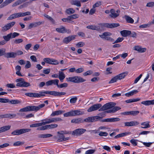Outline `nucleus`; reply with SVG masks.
Returning <instances> with one entry per match:
<instances>
[{"label":"nucleus","mask_w":154,"mask_h":154,"mask_svg":"<svg viewBox=\"0 0 154 154\" xmlns=\"http://www.w3.org/2000/svg\"><path fill=\"white\" fill-rule=\"evenodd\" d=\"M66 93L65 92H59L55 91H45L39 92V97L45 96V94H49L54 96H58L65 95Z\"/></svg>","instance_id":"obj_1"},{"label":"nucleus","mask_w":154,"mask_h":154,"mask_svg":"<svg viewBox=\"0 0 154 154\" xmlns=\"http://www.w3.org/2000/svg\"><path fill=\"white\" fill-rule=\"evenodd\" d=\"M31 129L29 128H22L16 129L11 132V134L13 135H19L30 131Z\"/></svg>","instance_id":"obj_2"},{"label":"nucleus","mask_w":154,"mask_h":154,"mask_svg":"<svg viewBox=\"0 0 154 154\" xmlns=\"http://www.w3.org/2000/svg\"><path fill=\"white\" fill-rule=\"evenodd\" d=\"M99 25L100 26L101 29H103V27H106L108 28H113L116 27L120 26L119 23H100Z\"/></svg>","instance_id":"obj_3"},{"label":"nucleus","mask_w":154,"mask_h":154,"mask_svg":"<svg viewBox=\"0 0 154 154\" xmlns=\"http://www.w3.org/2000/svg\"><path fill=\"white\" fill-rule=\"evenodd\" d=\"M116 104L114 102H109L103 105L102 107L99 109V111H104L110 108H112L116 105Z\"/></svg>","instance_id":"obj_4"},{"label":"nucleus","mask_w":154,"mask_h":154,"mask_svg":"<svg viewBox=\"0 0 154 154\" xmlns=\"http://www.w3.org/2000/svg\"><path fill=\"white\" fill-rule=\"evenodd\" d=\"M112 35V34L108 32H105L103 33L102 35H99V36L102 38L107 41L113 42L114 39L110 37H107Z\"/></svg>","instance_id":"obj_5"},{"label":"nucleus","mask_w":154,"mask_h":154,"mask_svg":"<svg viewBox=\"0 0 154 154\" xmlns=\"http://www.w3.org/2000/svg\"><path fill=\"white\" fill-rule=\"evenodd\" d=\"M45 104H42L39 105L38 106H28L29 111H37L39 110L40 109L44 107Z\"/></svg>","instance_id":"obj_6"},{"label":"nucleus","mask_w":154,"mask_h":154,"mask_svg":"<svg viewBox=\"0 0 154 154\" xmlns=\"http://www.w3.org/2000/svg\"><path fill=\"white\" fill-rule=\"evenodd\" d=\"M86 130L83 128H78L75 130L72 133V135L77 136H80L84 133Z\"/></svg>","instance_id":"obj_7"},{"label":"nucleus","mask_w":154,"mask_h":154,"mask_svg":"<svg viewBox=\"0 0 154 154\" xmlns=\"http://www.w3.org/2000/svg\"><path fill=\"white\" fill-rule=\"evenodd\" d=\"M101 106L102 105L100 104L97 103L89 107L88 109V111L90 112L96 110L99 108L100 109Z\"/></svg>","instance_id":"obj_8"},{"label":"nucleus","mask_w":154,"mask_h":154,"mask_svg":"<svg viewBox=\"0 0 154 154\" xmlns=\"http://www.w3.org/2000/svg\"><path fill=\"white\" fill-rule=\"evenodd\" d=\"M76 35H69L68 37L65 38L63 40V42L66 44H67L71 41L74 40L75 38Z\"/></svg>","instance_id":"obj_9"},{"label":"nucleus","mask_w":154,"mask_h":154,"mask_svg":"<svg viewBox=\"0 0 154 154\" xmlns=\"http://www.w3.org/2000/svg\"><path fill=\"white\" fill-rule=\"evenodd\" d=\"M120 119L118 118H107L106 119L102 120L101 122H115L120 121Z\"/></svg>","instance_id":"obj_10"},{"label":"nucleus","mask_w":154,"mask_h":154,"mask_svg":"<svg viewBox=\"0 0 154 154\" xmlns=\"http://www.w3.org/2000/svg\"><path fill=\"white\" fill-rule=\"evenodd\" d=\"M31 85L30 84L24 81L23 82H18L16 84V86L20 87H27Z\"/></svg>","instance_id":"obj_11"},{"label":"nucleus","mask_w":154,"mask_h":154,"mask_svg":"<svg viewBox=\"0 0 154 154\" xmlns=\"http://www.w3.org/2000/svg\"><path fill=\"white\" fill-rule=\"evenodd\" d=\"M71 122L77 124L83 123V119L82 118H74L71 120Z\"/></svg>","instance_id":"obj_12"},{"label":"nucleus","mask_w":154,"mask_h":154,"mask_svg":"<svg viewBox=\"0 0 154 154\" xmlns=\"http://www.w3.org/2000/svg\"><path fill=\"white\" fill-rule=\"evenodd\" d=\"M21 17L20 12L17 13L13 14L11 15L7 18V20H12L17 18H18Z\"/></svg>","instance_id":"obj_13"},{"label":"nucleus","mask_w":154,"mask_h":154,"mask_svg":"<svg viewBox=\"0 0 154 154\" xmlns=\"http://www.w3.org/2000/svg\"><path fill=\"white\" fill-rule=\"evenodd\" d=\"M139 123L136 121H131V122H125V126H132L138 125Z\"/></svg>","instance_id":"obj_14"},{"label":"nucleus","mask_w":154,"mask_h":154,"mask_svg":"<svg viewBox=\"0 0 154 154\" xmlns=\"http://www.w3.org/2000/svg\"><path fill=\"white\" fill-rule=\"evenodd\" d=\"M58 139L57 140V141L58 142H61L63 141H65L69 139V137H65L63 135L59 134L58 135Z\"/></svg>","instance_id":"obj_15"},{"label":"nucleus","mask_w":154,"mask_h":154,"mask_svg":"<svg viewBox=\"0 0 154 154\" xmlns=\"http://www.w3.org/2000/svg\"><path fill=\"white\" fill-rule=\"evenodd\" d=\"M122 35L124 37H126L130 35L131 34V31L124 30L120 32Z\"/></svg>","instance_id":"obj_16"},{"label":"nucleus","mask_w":154,"mask_h":154,"mask_svg":"<svg viewBox=\"0 0 154 154\" xmlns=\"http://www.w3.org/2000/svg\"><path fill=\"white\" fill-rule=\"evenodd\" d=\"M134 50L137 51L140 53H143L146 51V48H142L141 47L139 46H135L134 47Z\"/></svg>","instance_id":"obj_17"},{"label":"nucleus","mask_w":154,"mask_h":154,"mask_svg":"<svg viewBox=\"0 0 154 154\" xmlns=\"http://www.w3.org/2000/svg\"><path fill=\"white\" fill-rule=\"evenodd\" d=\"M16 57V54L15 52H11L7 53L5 55V57L7 58H14Z\"/></svg>","instance_id":"obj_18"},{"label":"nucleus","mask_w":154,"mask_h":154,"mask_svg":"<svg viewBox=\"0 0 154 154\" xmlns=\"http://www.w3.org/2000/svg\"><path fill=\"white\" fill-rule=\"evenodd\" d=\"M56 30L59 33H64L67 32L66 29L65 27L61 26L60 27L56 28Z\"/></svg>","instance_id":"obj_19"},{"label":"nucleus","mask_w":154,"mask_h":154,"mask_svg":"<svg viewBox=\"0 0 154 154\" xmlns=\"http://www.w3.org/2000/svg\"><path fill=\"white\" fill-rule=\"evenodd\" d=\"M73 116L82 115L84 114L83 111L79 110H72Z\"/></svg>","instance_id":"obj_20"},{"label":"nucleus","mask_w":154,"mask_h":154,"mask_svg":"<svg viewBox=\"0 0 154 154\" xmlns=\"http://www.w3.org/2000/svg\"><path fill=\"white\" fill-rule=\"evenodd\" d=\"M2 115L3 119L9 118L10 119L15 117L17 116L16 114H6Z\"/></svg>","instance_id":"obj_21"},{"label":"nucleus","mask_w":154,"mask_h":154,"mask_svg":"<svg viewBox=\"0 0 154 154\" xmlns=\"http://www.w3.org/2000/svg\"><path fill=\"white\" fill-rule=\"evenodd\" d=\"M86 81V80L83 79V78L78 76H75V83H79L82 82Z\"/></svg>","instance_id":"obj_22"},{"label":"nucleus","mask_w":154,"mask_h":154,"mask_svg":"<svg viewBox=\"0 0 154 154\" xmlns=\"http://www.w3.org/2000/svg\"><path fill=\"white\" fill-rule=\"evenodd\" d=\"M116 11L114 9H112L110 10V12L111 14L109 15V16L112 18H116L118 17L119 15V14L117 13H115Z\"/></svg>","instance_id":"obj_23"},{"label":"nucleus","mask_w":154,"mask_h":154,"mask_svg":"<svg viewBox=\"0 0 154 154\" xmlns=\"http://www.w3.org/2000/svg\"><path fill=\"white\" fill-rule=\"evenodd\" d=\"M141 104L146 106H149L150 105L154 104V99L151 100H146L141 102Z\"/></svg>","instance_id":"obj_24"},{"label":"nucleus","mask_w":154,"mask_h":154,"mask_svg":"<svg viewBox=\"0 0 154 154\" xmlns=\"http://www.w3.org/2000/svg\"><path fill=\"white\" fill-rule=\"evenodd\" d=\"M128 73V72H125L120 73L117 75L119 79L121 80L124 78L126 75H127Z\"/></svg>","instance_id":"obj_25"},{"label":"nucleus","mask_w":154,"mask_h":154,"mask_svg":"<svg viewBox=\"0 0 154 154\" xmlns=\"http://www.w3.org/2000/svg\"><path fill=\"white\" fill-rule=\"evenodd\" d=\"M64 112V111L60 110L53 112L51 116H58L63 114Z\"/></svg>","instance_id":"obj_26"},{"label":"nucleus","mask_w":154,"mask_h":154,"mask_svg":"<svg viewBox=\"0 0 154 154\" xmlns=\"http://www.w3.org/2000/svg\"><path fill=\"white\" fill-rule=\"evenodd\" d=\"M130 134V132H125V133H122L117 135L114 137V138L115 139H117L118 138L124 137Z\"/></svg>","instance_id":"obj_27"},{"label":"nucleus","mask_w":154,"mask_h":154,"mask_svg":"<svg viewBox=\"0 0 154 154\" xmlns=\"http://www.w3.org/2000/svg\"><path fill=\"white\" fill-rule=\"evenodd\" d=\"M11 128V126L7 125L5 126L0 128V132H2L10 129Z\"/></svg>","instance_id":"obj_28"},{"label":"nucleus","mask_w":154,"mask_h":154,"mask_svg":"<svg viewBox=\"0 0 154 154\" xmlns=\"http://www.w3.org/2000/svg\"><path fill=\"white\" fill-rule=\"evenodd\" d=\"M13 2L12 0H6L0 5V8H2L6 6L11 2Z\"/></svg>","instance_id":"obj_29"},{"label":"nucleus","mask_w":154,"mask_h":154,"mask_svg":"<svg viewBox=\"0 0 154 154\" xmlns=\"http://www.w3.org/2000/svg\"><path fill=\"white\" fill-rule=\"evenodd\" d=\"M71 4L72 5H76L78 7H80L81 4L80 1L78 0H72L71 2Z\"/></svg>","instance_id":"obj_30"},{"label":"nucleus","mask_w":154,"mask_h":154,"mask_svg":"<svg viewBox=\"0 0 154 154\" xmlns=\"http://www.w3.org/2000/svg\"><path fill=\"white\" fill-rule=\"evenodd\" d=\"M41 121L42 122V125H44L47 124H49L52 123L51 119H48L47 118L43 119Z\"/></svg>","instance_id":"obj_31"},{"label":"nucleus","mask_w":154,"mask_h":154,"mask_svg":"<svg viewBox=\"0 0 154 154\" xmlns=\"http://www.w3.org/2000/svg\"><path fill=\"white\" fill-rule=\"evenodd\" d=\"M91 122L97 121L100 119H102V117H100L97 116H93L91 117Z\"/></svg>","instance_id":"obj_32"},{"label":"nucleus","mask_w":154,"mask_h":154,"mask_svg":"<svg viewBox=\"0 0 154 154\" xmlns=\"http://www.w3.org/2000/svg\"><path fill=\"white\" fill-rule=\"evenodd\" d=\"M75 12V10L72 8H70L66 9V13L69 15L74 13Z\"/></svg>","instance_id":"obj_33"},{"label":"nucleus","mask_w":154,"mask_h":154,"mask_svg":"<svg viewBox=\"0 0 154 154\" xmlns=\"http://www.w3.org/2000/svg\"><path fill=\"white\" fill-rule=\"evenodd\" d=\"M138 92L137 90H134L131 91L129 92L128 93L125 94V95L127 97H129L136 94Z\"/></svg>","instance_id":"obj_34"},{"label":"nucleus","mask_w":154,"mask_h":154,"mask_svg":"<svg viewBox=\"0 0 154 154\" xmlns=\"http://www.w3.org/2000/svg\"><path fill=\"white\" fill-rule=\"evenodd\" d=\"M141 124L142 125L144 126L141 127V128H146L150 127V125L149 124V122H148V123H146V122H142Z\"/></svg>","instance_id":"obj_35"},{"label":"nucleus","mask_w":154,"mask_h":154,"mask_svg":"<svg viewBox=\"0 0 154 154\" xmlns=\"http://www.w3.org/2000/svg\"><path fill=\"white\" fill-rule=\"evenodd\" d=\"M125 17L126 21L128 23H134V20L131 17H130L129 16L126 15L125 16Z\"/></svg>","instance_id":"obj_36"},{"label":"nucleus","mask_w":154,"mask_h":154,"mask_svg":"<svg viewBox=\"0 0 154 154\" xmlns=\"http://www.w3.org/2000/svg\"><path fill=\"white\" fill-rule=\"evenodd\" d=\"M12 34V33H10L6 36H3V38L6 42L8 41L11 38Z\"/></svg>","instance_id":"obj_37"},{"label":"nucleus","mask_w":154,"mask_h":154,"mask_svg":"<svg viewBox=\"0 0 154 154\" xmlns=\"http://www.w3.org/2000/svg\"><path fill=\"white\" fill-rule=\"evenodd\" d=\"M79 17V15L78 14H73L72 15L69 16H68V17L69 18V20H70V21H71L74 19L77 18Z\"/></svg>","instance_id":"obj_38"},{"label":"nucleus","mask_w":154,"mask_h":154,"mask_svg":"<svg viewBox=\"0 0 154 154\" xmlns=\"http://www.w3.org/2000/svg\"><path fill=\"white\" fill-rule=\"evenodd\" d=\"M63 116L65 117H67L69 116H73L72 110L68 112L65 113L64 114Z\"/></svg>","instance_id":"obj_39"},{"label":"nucleus","mask_w":154,"mask_h":154,"mask_svg":"<svg viewBox=\"0 0 154 154\" xmlns=\"http://www.w3.org/2000/svg\"><path fill=\"white\" fill-rule=\"evenodd\" d=\"M140 100V98L133 99H129L126 100L125 102L128 103L137 102Z\"/></svg>","instance_id":"obj_40"},{"label":"nucleus","mask_w":154,"mask_h":154,"mask_svg":"<svg viewBox=\"0 0 154 154\" xmlns=\"http://www.w3.org/2000/svg\"><path fill=\"white\" fill-rule=\"evenodd\" d=\"M42 125V123L41 122L39 123L33 124L32 125H30V128H35L39 127L40 126H41Z\"/></svg>","instance_id":"obj_41"},{"label":"nucleus","mask_w":154,"mask_h":154,"mask_svg":"<svg viewBox=\"0 0 154 154\" xmlns=\"http://www.w3.org/2000/svg\"><path fill=\"white\" fill-rule=\"evenodd\" d=\"M58 77L59 79H64L65 77V74L64 73L62 72H59V75Z\"/></svg>","instance_id":"obj_42"},{"label":"nucleus","mask_w":154,"mask_h":154,"mask_svg":"<svg viewBox=\"0 0 154 154\" xmlns=\"http://www.w3.org/2000/svg\"><path fill=\"white\" fill-rule=\"evenodd\" d=\"M119 80L117 76H115L113 77L109 82V84H111L116 82L117 80Z\"/></svg>","instance_id":"obj_43"},{"label":"nucleus","mask_w":154,"mask_h":154,"mask_svg":"<svg viewBox=\"0 0 154 154\" xmlns=\"http://www.w3.org/2000/svg\"><path fill=\"white\" fill-rule=\"evenodd\" d=\"M139 113V111L137 110L132 111H130V115L133 116L137 115Z\"/></svg>","instance_id":"obj_44"},{"label":"nucleus","mask_w":154,"mask_h":154,"mask_svg":"<svg viewBox=\"0 0 154 154\" xmlns=\"http://www.w3.org/2000/svg\"><path fill=\"white\" fill-rule=\"evenodd\" d=\"M48 129V126L47 125L42 126L41 127H39L38 128H37V130H40V131H42V130H47Z\"/></svg>","instance_id":"obj_45"},{"label":"nucleus","mask_w":154,"mask_h":154,"mask_svg":"<svg viewBox=\"0 0 154 154\" xmlns=\"http://www.w3.org/2000/svg\"><path fill=\"white\" fill-rule=\"evenodd\" d=\"M21 17H25L26 16L30 15H31V12L30 11H27L25 12H20Z\"/></svg>","instance_id":"obj_46"},{"label":"nucleus","mask_w":154,"mask_h":154,"mask_svg":"<svg viewBox=\"0 0 154 154\" xmlns=\"http://www.w3.org/2000/svg\"><path fill=\"white\" fill-rule=\"evenodd\" d=\"M77 100V97H75L70 99L69 102L71 103H75L76 102Z\"/></svg>","instance_id":"obj_47"},{"label":"nucleus","mask_w":154,"mask_h":154,"mask_svg":"<svg viewBox=\"0 0 154 154\" xmlns=\"http://www.w3.org/2000/svg\"><path fill=\"white\" fill-rule=\"evenodd\" d=\"M23 2L22 0H18L12 5V6L13 7H15L21 4Z\"/></svg>","instance_id":"obj_48"},{"label":"nucleus","mask_w":154,"mask_h":154,"mask_svg":"<svg viewBox=\"0 0 154 154\" xmlns=\"http://www.w3.org/2000/svg\"><path fill=\"white\" fill-rule=\"evenodd\" d=\"M20 103V101L17 100H9L8 103H11L12 104H17L19 103Z\"/></svg>","instance_id":"obj_49"},{"label":"nucleus","mask_w":154,"mask_h":154,"mask_svg":"<svg viewBox=\"0 0 154 154\" xmlns=\"http://www.w3.org/2000/svg\"><path fill=\"white\" fill-rule=\"evenodd\" d=\"M67 81L68 82H70L75 83V76L71 77L66 78Z\"/></svg>","instance_id":"obj_50"},{"label":"nucleus","mask_w":154,"mask_h":154,"mask_svg":"<svg viewBox=\"0 0 154 154\" xmlns=\"http://www.w3.org/2000/svg\"><path fill=\"white\" fill-rule=\"evenodd\" d=\"M44 16L46 18H47L50 21H51L52 23H53V24L54 23L55 21L51 17L46 14H44Z\"/></svg>","instance_id":"obj_51"},{"label":"nucleus","mask_w":154,"mask_h":154,"mask_svg":"<svg viewBox=\"0 0 154 154\" xmlns=\"http://www.w3.org/2000/svg\"><path fill=\"white\" fill-rule=\"evenodd\" d=\"M85 45V43L82 42H80L76 44L77 48L81 47Z\"/></svg>","instance_id":"obj_52"},{"label":"nucleus","mask_w":154,"mask_h":154,"mask_svg":"<svg viewBox=\"0 0 154 154\" xmlns=\"http://www.w3.org/2000/svg\"><path fill=\"white\" fill-rule=\"evenodd\" d=\"M6 53L5 49L2 48L0 49V57L4 55V57H5V55L6 54Z\"/></svg>","instance_id":"obj_53"},{"label":"nucleus","mask_w":154,"mask_h":154,"mask_svg":"<svg viewBox=\"0 0 154 154\" xmlns=\"http://www.w3.org/2000/svg\"><path fill=\"white\" fill-rule=\"evenodd\" d=\"M51 59L52 58H45L43 59V60L46 63H47L49 64H51V63H52L51 62Z\"/></svg>","instance_id":"obj_54"},{"label":"nucleus","mask_w":154,"mask_h":154,"mask_svg":"<svg viewBox=\"0 0 154 154\" xmlns=\"http://www.w3.org/2000/svg\"><path fill=\"white\" fill-rule=\"evenodd\" d=\"M9 101V100L8 99L0 98V102L1 103H8Z\"/></svg>","instance_id":"obj_55"},{"label":"nucleus","mask_w":154,"mask_h":154,"mask_svg":"<svg viewBox=\"0 0 154 154\" xmlns=\"http://www.w3.org/2000/svg\"><path fill=\"white\" fill-rule=\"evenodd\" d=\"M112 109L113 112L114 113L117 111L120 110L121 109V108L119 106H115L112 108Z\"/></svg>","instance_id":"obj_56"},{"label":"nucleus","mask_w":154,"mask_h":154,"mask_svg":"<svg viewBox=\"0 0 154 154\" xmlns=\"http://www.w3.org/2000/svg\"><path fill=\"white\" fill-rule=\"evenodd\" d=\"M51 122H56L59 121H62V119L60 118H56L51 119Z\"/></svg>","instance_id":"obj_57"},{"label":"nucleus","mask_w":154,"mask_h":154,"mask_svg":"<svg viewBox=\"0 0 154 154\" xmlns=\"http://www.w3.org/2000/svg\"><path fill=\"white\" fill-rule=\"evenodd\" d=\"M100 136L106 137L108 135V133L106 132L100 131L98 134Z\"/></svg>","instance_id":"obj_58"},{"label":"nucleus","mask_w":154,"mask_h":154,"mask_svg":"<svg viewBox=\"0 0 154 154\" xmlns=\"http://www.w3.org/2000/svg\"><path fill=\"white\" fill-rule=\"evenodd\" d=\"M68 86V84L67 83H64L58 85V88H63L66 87Z\"/></svg>","instance_id":"obj_59"},{"label":"nucleus","mask_w":154,"mask_h":154,"mask_svg":"<svg viewBox=\"0 0 154 154\" xmlns=\"http://www.w3.org/2000/svg\"><path fill=\"white\" fill-rule=\"evenodd\" d=\"M19 111L20 112H26L29 111L28 106L21 109Z\"/></svg>","instance_id":"obj_60"},{"label":"nucleus","mask_w":154,"mask_h":154,"mask_svg":"<svg viewBox=\"0 0 154 154\" xmlns=\"http://www.w3.org/2000/svg\"><path fill=\"white\" fill-rule=\"evenodd\" d=\"M48 128L51 129L56 128L58 126L57 124H51L47 125Z\"/></svg>","instance_id":"obj_61"},{"label":"nucleus","mask_w":154,"mask_h":154,"mask_svg":"<svg viewBox=\"0 0 154 154\" xmlns=\"http://www.w3.org/2000/svg\"><path fill=\"white\" fill-rule=\"evenodd\" d=\"M51 64L57 65L59 63V62L57 60L52 58L51 60Z\"/></svg>","instance_id":"obj_62"},{"label":"nucleus","mask_w":154,"mask_h":154,"mask_svg":"<svg viewBox=\"0 0 154 154\" xmlns=\"http://www.w3.org/2000/svg\"><path fill=\"white\" fill-rule=\"evenodd\" d=\"M93 73V71L92 70H90L87 71V72H84L83 75L84 76H86L88 75H89L92 74Z\"/></svg>","instance_id":"obj_63"},{"label":"nucleus","mask_w":154,"mask_h":154,"mask_svg":"<svg viewBox=\"0 0 154 154\" xmlns=\"http://www.w3.org/2000/svg\"><path fill=\"white\" fill-rule=\"evenodd\" d=\"M95 152V150L94 149H89L86 151L85 152V154H92L94 153Z\"/></svg>","instance_id":"obj_64"}]
</instances>
